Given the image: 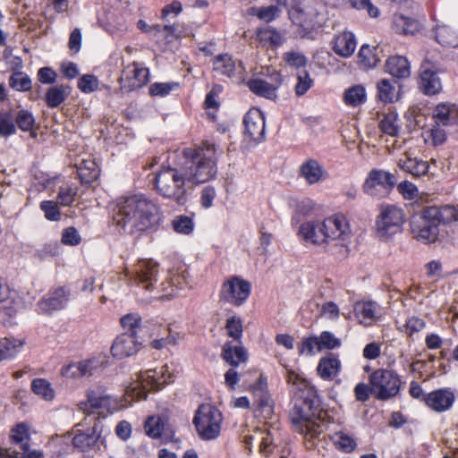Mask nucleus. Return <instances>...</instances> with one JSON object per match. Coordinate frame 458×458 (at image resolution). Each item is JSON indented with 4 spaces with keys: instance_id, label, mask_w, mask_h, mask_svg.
I'll list each match as a JSON object with an SVG mask.
<instances>
[{
    "instance_id": "9d476101",
    "label": "nucleus",
    "mask_w": 458,
    "mask_h": 458,
    "mask_svg": "<svg viewBox=\"0 0 458 458\" xmlns=\"http://www.w3.org/2000/svg\"><path fill=\"white\" fill-rule=\"evenodd\" d=\"M250 291L251 285L247 280L238 276H232L221 284L218 303L240 307L247 301Z\"/></svg>"
},
{
    "instance_id": "ddd939ff",
    "label": "nucleus",
    "mask_w": 458,
    "mask_h": 458,
    "mask_svg": "<svg viewBox=\"0 0 458 458\" xmlns=\"http://www.w3.org/2000/svg\"><path fill=\"white\" fill-rule=\"evenodd\" d=\"M141 347L142 342L139 335L123 333L114 340L111 353L114 358L123 360L137 354Z\"/></svg>"
},
{
    "instance_id": "6e6552de",
    "label": "nucleus",
    "mask_w": 458,
    "mask_h": 458,
    "mask_svg": "<svg viewBox=\"0 0 458 458\" xmlns=\"http://www.w3.org/2000/svg\"><path fill=\"white\" fill-rule=\"evenodd\" d=\"M222 413L210 404H201L195 412L193 424L199 437L203 440L216 438L221 432Z\"/></svg>"
},
{
    "instance_id": "a878e982",
    "label": "nucleus",
    "mask_w": 458,
    "mask_h": 458,
    "mask_svg": "<svg viewBox=\"0 0 458 458\" xmlns=\"http://www.w3.org/2000/svg\"><path fill=\"white\" fill-rule=\"evenodd\" d=\"M93 420L94 424L92 428H88L84 432H82L81 429H77V433L72 438L73 446L82 452L90 449L97 444L99 438V434L98 433V420L96 418Z\"/></svg>"
},
{
    "instance_id": "4468645a",
    "label": "nucleus",
    "mask_w": 458,
    "mask_h": 458,
    "mask_svg": "<svg viewBox=\"0 0 458 458\" xmlns=\"http://www.w3.org/2000/svg\"><path fill=\"white\" fill-rule=\"evenodd\" d=\"M394 184V174L381 169H372L362 184V190L366 194L375 197L379 189L392 188Z\"/></svg>"
},
{
    "instance_id": "a211bd4d",
    "label": "nucleus",
    "mask_w": 458,
    "mask_h": 458,
    "mask_svg": "<svg viewBox=\"0 0 458 458\" xmlns=\"http://www.w3.org/2000/svg\"><path fill=\"white\" fill-rule=\"evenodd\" d=\"M298 233L305 242L323 246L326 249L323 221L305 222L300 226Z\"/></svg>"
},
{
    "instance_id": "6e6d98bb",
    "label": "nucleus",
    "mask_w": 458,
    "mask_h": 458,
    "mask_svg": "<svg viewBox=\"0 0 458 458\" xmlns=\"http://www.w3.org/2000/svg\"><path fill=\"white\" fill-rule=\"evenodd\" d=\"M77 87L81 92L89 94L98 89L99 81L93 74H84L79 79Z\"/></svg>"
},
{
    "instance_id": "37998d69",
    "label": "nucleus",
    "mask_w": 458,
    "mask_h": 458,
    "mask_svg": "<svg viewBox=\"0 0 458 458\" xmlns=\"http://www.w3.org/2000/svg\"><path fill=\"white\" fill-rule=\"evenodd\" d=\"M394 83L387 80L383 79L377 82V97L384 103H391L397 99V92Z\"/></svg>"
},
{
    "instance_id": "4be33fe9",
    "label": "nucleus",
    "mask_w": 458,
    "mask_h": 458,
    "mask_svg": "<svg viewBox=\"0 0 458 458\" xmlns=\"http://www.w3.org/2000/svg\"><path fill=\"white\" fill-rule=\"evenodd\" d=\"M458 118V107L454 104L440 103L432 111L434 123L443 127H454Z\"/></svg>"
},
{
    "instance_id": "bb28decb",
    "label": "nucleus",
    "mask_w": 458,
    "mask_h": 458,
    "mask_svg": "<svg viewBox=\"0 0 458 458\" xmlns=\"http://www.w3.org/2000/svg\"><path fill=\"white\" fill-rule=\"evenodd\" d=\"M125 80L128 81L130 90L140 88L148 83L149 80V70L146 67L133 63L124 71Z\"/></svg>"
},
{
    "instance_id": "2f4dec72",
    "label": "nucleus",
    "mask_w": 458,
    "mask_h": 458,
    "mask_svg": "<svg viewBox=\"0 0 458 458\" xmlns=\"http://www.w3.org/2000/svg\"><path fill=\"white\" fill-rule=\"evenodd\" d=\"M428 216L433 217L437 225H450L458 221V209L454 206L427 207Z\"/></svg>"
},
{
    "instance_id": "20e7f679",
    "label": "nucleus",
    "mask_w": 458,
    "mask_h": 458,
    "mask_svg": "<svg viewBox=\"0 0 458 458\" xmlns=\"http://www.w3.org/2000/svg\"><path fill=\"white\" fill-rule=\"evenodd\" d=\"M288 15L305 33L321 28L327 19L326 6L320 0H293Z\"/></svg>"
},
{
    "instance_id": "f257e3e1",
    "label": "nucleus",
    "mask_w": 458,
    "mask_h": 458,
    "mask_svg": "<svg viewBox=\"0 0 458 458\" xmlns=\"http://www.w3.org/2000/svg\"><path fill=\"white\" fill-rule=\"evenodd\" d=\"M217 174L216 145L204 141L201 145L184 148L175 167H165L155 176L157 192L178 205L187 202L194 187L213 180Z\"/></svg>"
},
{
    "instance_id": "052dcab7",
    "label": "nucleus",
    "mask_w": 458,
    "mask_h": 458,
    "mask_svg": "<svg viewBox=\"0 0 458 458\" xmlns=\"http://www.w3.org/2000/svg\"><path fill=\"white\" fill-rule=\"evenodd\" d=\"M178 86L176 82H156L149 87V94L153 97H165Z\"/></svg>"
},
{
    "instance_id": "338daca9",
    "label": "nucleus",
    "mask_w": 458,
    "mask_h": 458,
    "mask_svg": "<svg viewBox=\"0 0 458 458\" xmlns=\"http://www.w3.org/2000/svg\"><path fill=\"white\" fill-rule=\"evenodd\" d=\"M315 349L318 352L319 351V341L318 340V336H310L304 338L301 346L299 347V353L301 355H313L315 353Z\"/></svg>"
},
{
    "instance_id": "dca6fc26",
    "label": "nucleus",
    "mask_w": 458,
    "mask_h": 458,
    "mask_svg": "<svg viewBox=\"0 0 458 458\" xmlns=\"http://www.w3.org/2000/svg\"><path fill=\"white\" fill-rule=\"evenodd\" d=\"M245 134L254 141H260L265 135V118L259 109L250 110L244 116Z\"/></svg>"
},
{
    "instance_id": "1a4fd4ad",
    "label": "nucleus",
    "mask_w": 458,
    "mask_h": 458,
    "mask_svg": "<svg viewBox=\"0 0 458 458\" xmlns=\"http://www.w3.org/2000/svg\"><path fill=\"white\" fill-rule=\"evenodd\" d=\"M371 393L378 400H388L398 394L401 378L397 373L386 369H378L369 376Z\"/></svg>"
},
{
    "instance_id": "5701e85b",
    "label": "nucleus",
    "mask_w": 458,
    "mask_h": 458,
    "mask_svg": "<svg viewBox=\"0 0 458 458\" xmlns=\"http://www.w3.org/2000/svg\"><path fill=\"white\" fill-rule=\"evenodd\" d=\"M454 394L449 389H437L429 393L425 401L432 410L441 412L451 408L454 402Z\"/></svg>"
},
{
    "instance_id": "f8f14e48",
    "label": "nucleus",
    "mask_w": 458,
    "mask_h": 458,
    "mask_svg": "<svg viewBox=\"0 0 458 458\" xmlns=\"http://www.w3.org/2000/svg\"><path fill=\"white\" fill-rule=\"evenodd\" d=\"M158 264L153 259H142L134 264L131 268H126L125 276L144 289L149 290L157 282Z\"/></svg>"
},
{
    "instance_id": "774afa93",
    "label": "nucleus",
    "mask_w": 458,
    "mask_h": 458,
    "mask_svg": "<svg viewBox=\"0 0 458 458\" xmlns=\"http://www.w3.org/2000/svg\"><path fill=\"white\" fill-rule=\"evenodd\" d=\"M16 123L21 130L27 131L32 130L35 119L30 112L21 110L16 116Z\"/></svg>"
},
{
    "instance_id": "864d4df0",
    "label": "nucleus",
    "mask_w": 458,
    "mask_h": 458,
    "mask_svg": "<svg viewBox=\"0 0 458 458\" xmlns=\"http://www.w3.org/2000/svg\"><path fill=\"white\" fill-rule=\"evenodd\" d=\"M333 439L338 449L345 453L352 452L357 445L354 438L343 431L335 433Z\"/></svg>"
},
{
    "instance_id": "7ed1b4c3",
    "label": "nucleus",
    "mask_w": 458,
    "mask_h": 458,
    "mask_svg": "<svg viewBox=\"0 0 458 458\" xmlns=\"http://www.w3.org/2000/svg\"><path fill=\"white\" fill-rule=\"evenodd\" d=\"M286 380L292 386L293 406L290 411V420L296 430L311 438L320 433L319 420L320 400L317 390L305 378L293 370H286Z\"/></svg>"
},
{
    "instance_id": "c756f323",
    "label": "nucleus",
    "mask_w": 458,
    "mask_h": 458,
    "mask_svg": "<svg viewBox=\"0 0 458 458\" xmlns=\"http://www.w3.org/2000/svg\"><path fill=\"white\" fill-rule=\"evenodd\" d=\"M341 370V361L333 353L320 359L317 371L324 380H333Z\"/></svg>"
},
{
    "instance_id": "de8ad7c7",
    "label": "nucleus",
    "mask_w": 458,
    "mask_h": 458,
    "mask_svg": "<svg viewBox=\"0 0 458 458\" xmlns=\"http://www.w3.org/2000/svg\"><path fill=\"white\" fill-rule=\"evenodd\" d=\"M379 127L384 133L392 137L397 136L401 128L397 114L394 112L385 114L379 123Z\"/></svg>"
},
{
    "instance_id": "39448f33",
    "label": "nucleus",
    "mask_w": 458,
    "mask_h": 458,
    "mask_svg": "<svg viewBox=\"0 0 458 458\" xmlns=\"http://www.w3.org/2000/svg\"><path fill=\"white\" fill-rule=\"evenodd\" d=\"M326 250L334 255L345 256L352 237L347 219L344 216L335 215L323 220Z\"/></svg>"
},
{
    "instance_id": "4c0bfd02",
    "label": "nucleus",
    "mask_w": 458,
    "mask_h": 458,
    "mask_svg": "<svg viewBox=\"0 0 458 458\" xmlns=\"http://www.w3.org/2000/svg\"><path fill=\"white\" fill-rule=\"evenodd\" d=\"M24 345V341L15 338H4L0 340V362L15 357Z\"/></svg>"
},
{
    "instance_id": "c9c22d12",
    "label": "nucleus",
    "mask_w": 458,
    "mask_h": 458,
    "mask_svg": "<svg viewBox=\"0 0 458 458\" xmlns=\"http://www.w3.org/2000/svg\"><path fill=\"white\" fill-rule=\"evenodd\" d=\"M68 85H56L50 87L45 94V101L48 107L55 108L63 104L71 94Z\"/></svg>"
},
{
    "instance_id": "13d9d810",
    "label": "nucleus",
    "mask_w": 458,
    "mask_h": 458,
    "mask_svg": "<svg viewBox=\"0 0 458 458\" xmlns=\"http://www.w3.org/2000/svg\"><path fill=\"white\" fill-rule=\"evenodd\" d=\"M251 13L258 16L259 19L266 21H271L279 16L281 9L276 5H269L266 7H253Z\"/></svg>"
},
{
    "instance_id": "f03ea898",
    "label": "nucleus",
    "mask_w": 458,
    "mask_h": 458,
    "mask_svg": "<svg viewBox=\"0 0 458 458\" xmlns=\"http://www.w3.org/2000/svg\"><path fill=\"white\" fill-rule=\"evenodd\" d=\"M161 216L158 205L141 194L117 199L112 209L113 225L129 234L157 227Z\"/></svg>"
},
{
    "instance_id": "72a5a7b5",
    "label": "nucleus",
    "mask_w": 458,
    "mask_h": 458,
    "mask_svg": "<svg viewBox=\"0 0 458 458\" xmlns=\"http://www.w3.org/2000/svg\"><path fill=\"white\" fill-rule=\"evenodd\" d=\"M169 427V420L165 415L149 416L145 423L144 429L146 434L152 438L160 437Z\"/></svg>"
},
{
    "instance_id": "e433bc0d",
    "label": "nucleus",
    "mask_w": 458,
    "mask_h": 458,
    "mask_svg": "<svg viewBox=\"0 0 458 458\" xmlns=\"http://www.w3.org/2000/svg\"><path fill=\"white\" fill-rule=\"evenodd\" d=\"M421 137L426 145L431 147H437L445 142L446 131L443 128V126L434 123V124L430 128L425 129L422 131Z\"/></svg>"
},
{
    "instance_id": "393cba45",
    "label": "nucleus",
    "mask_w": 458,
    "mask_h": 458,
    "mask_svg": "<svg viewBox=\"0 0 458 458\" xmlns=\"http://www.w3.org/2000/svg\"><path fill=\"white\" fill-rule=\"evenodd\" d=\"M355 314L360 324L368 327L379 318V306L372 301H360L354 306Z\"/></svg>"
},
{
    "instance_id": "423d86ee",
    "label": "nucleus",
    "mask_w": 458,
    "mask_h": 458,
    "mask_svg": "<svg viewBox=\"0 0 458 458\" xmlns=\"http://www.w3.org/2000/svg\"><path fill=\"white\" fill-rule=\"evenodd\" d=\"M171 374L168 366L165 365L157 369H148L140 373L137 381H134L125 389L126 400H145L148 393L157 391L165 385L170 383Z\"/></svg>"
},
{
    "instance_id": "49530a36",
    "label": "nucleus",
    "mask_w": 458,
    "mask_h": 458,
    "mask_svg": "<svg viewBox=\"0 0 458 458\" xmlns=\"http://www.w3.org/2000/svg\"><path fill=\"white\" fill-rule=\"evenodd\" d=\"M258 38L264 46L272 47H276L283 43V37L280 32L272 28L259 30Z\"/></svg>"
},
{
    "instance_id": "5fc2aeb1",
    "label": "nucleus",
    "mask_w": 458,
    "mask_h": 458,
    "mask_svg": "<svg viewBox=\"0 0 458 458\" xmlns=\"http://www.w3.org/2000/svg\"><path fill=\"white\" fill-rule=\"evenodd\" d=\"M318 340L319 341V351L324 349L334 350L340 348L342 345L341 339L336 337L330 331L321 332V334L318 336Z\"/></svg>"
},
{
    "instance_id": "4d7b16f0",
    "label": "nucleus",
    "mask_w": 458,
    "mask_h": 458,
    "mask_svg": "<svg viewBox=\"0 0 458 458\" xmlns=\"http://www.w3.org/2000/svg\"><path fill=\"white\" fill-rule=\"evenodd\" d=\"M225 328L227 330V334L230 337H233L234 340L240 341L242 336V321L241 318L237 316H232L227 318Z\"/></svg>"
},
{
    "instance_id": "c85d7f7f",
    "label": "nucleus",
    "mask_w": 458,
    "mask_h": 458,
    "mask_svg": "<svg viewBox=\"0 0 458 458\" xmlns=\"http://www.w3.org/2000/svg\"><path fill=\"white\" fill-rule=\"evenodd\" d=\"M68 293L64 288L56 289L48 298L40 301L38 308L40 312L48 313L63 309L68 301Z\"/></svg>"
},
{
    "instance_id": "58836bf2",
    "label": "nucleus",
    "mask_w": 458,
    "mask_h": 458,
    "mask_svg": "<svg viewBox=\"0 0 458 458\" xmlns=\"http://www.w3.org/2000/svg\"><path fill=\"white\" fill-rule=\"evenodd\" d=\"M367 95L362 85H353L344 90V102L345 105L357 107L366 102Z\"/></svg>"
},
{
    "instance_id": "aec40b11",
    "label": "nucleus",
    "mask_w": 458,
    "mask_h": 458,
    "mask_svg": "<svg viewBox=\"0 0 458 458\" xmlns=\"http://www.w3.org/2000/svg\"><path fill=\"white\" fill-rule=\"evenodd\" d=\"M356 47V38L352 31L344 30L340 32L335 35L332 40V49L337 55L344 58L352 55Z\"/></svg>"
},
{
    "instance_id": "3c124183",
    "label": "nucleus",
    "mask_w": 458,
    "mask_h": 458,
    "mask_svg": "<svg viewBox=\"0 0 458 458\" xmlns=\"http://www.w3.org/2000/svg\"><path fill=\"white\" fill-rule=\"evenodd\" d=\"M31 388L34 394L47 401H51L55 397V391L51 384L44 378L34 379L31 383Z\"/></svg>"
},
{
    "instance_id": "b1692460",
    "label": "nucleus",
    "mask_w": 458,
    "mask_h": 458,
    "mask_svg": "<svg viewBox=\"0 0 458 458\" xmlns=\"http://www.w3.org/2000/svg\"><path fill=\"white\" fill-rule=\"evenodd\" d=\"M397 166L404 173L412 175L414 178L426 175L429 169V165L427 161L418 157H411L406 153L398 159Z\"/></svg>"
},
{
    "instance_id": "a19ab883",
    "label": "nucleus",
    "mask_w": 458,
    "mask_h": 458,
    "mask_svg": "<svg viewBox=\"0 0 458 458\" xmlns=\"http://www.w3.org/2000/svg\"><path fill=\"white\" fill-rule=\"evenodd\" d=\"M78 174L82 183H90L99 174L97 164L92 160H82L78 166Z\"/></svg>"
},
{
    "instance_id": "473e14b6",
    "label": "nucleus",
    "mask_w": 458,
    "mask_h": 458,
    "mask_svg": "<svg viewBox=\"0 0 458 458\" xmlns=\"http://www.w3.org/2000/svg\"><path fill=\"white\" fill-rule=\"evenodd\" d=\"M420 23L418 20L406 17L403 14H394L393 19V30L402 35H414L420 30Z\"/></svg>"
},
{
    "instance_id": "bf43d9fd",
    "label": "nucleus",
    "mask_w": 458,
    "mask_h": 458,
    "mask_svg": "<svg viewBox=\"0 0 458 458\" xmlns=\"http://www.w3.org/2000/svg\"><path fill=\"white\" fill-rule=\"evenodd\" d=\"M40 209L44 212L46 219L49 221H59L61 219V212L57 204L52 200L41 201Z\"/></svg>"
},
{
    "instance_id": "ea45409f",
    "label": "nucleus",
    "mask_w": 458,
    "mask_h": 458,
    "mask_svg": "<svg viewBox=\"0 0 458 458\" xmlns=\"http://www.w3.org/2000/svg\"><path fill=\"white\" fill-rule=\"evenodd\" d=\"M435 38L443 47H458V35L446 25L437 26L435 29Z\"/></svg>"
},
{
    "instance_id": "8fccbe9b",
    "label": "nucleus",
    "mask_w": 458,
    "mask_h": 458,
    "mask_svg": "<svg viewBox=\"0 0 458 458\" xmlns=\"http://www.w3.org/2000/svg\"><path fill=\"white\" fill-rule=\"evenodd\" d=\"M377 51V49L376 47H370L369 45L361 46L358 56L360 64L365 68H373L377 64L379 58L376 53Z\"/></svg>"
},
{
    "instance_id": "7c9ffc66",
    "label": "nucleus",
    "mask_w": 458,
    "mask_h": 458,
    "mask_svg": "<svg viewBox=\"0 0 458 458\" xmlns=\"http://www.w3.org/2000/svg\"><path fill=\"white\" fill-rule=\"evenodd\" d=\"M222 358L233 367H237L248 360L246 349L242 345H233L232 342H226L222 348Z\"/></svg>"
},
{
    "instance_id": "f3484780",
    "label": "nucleus",
    "mask_w": 458,
    "mask_h": 458,
    "mask_svg": "<svg viewBox=\"0 0 458 458\" xmlns=\"http://www.w3.org/2000/svg\"><path fill=\"white\" fill-rule=\"evenodd\" d=\"M213 71L217 75L229 78L241 76L243 67L241 63H237L232 55L228 54L217 55L212 60Z\"/></svg>"
},
{
    "instance_id": "6ab92c4d",
    "label": "nucleus",
    "mask_w": 458,
    "mask_h": 458,
    "mask_svg": "<svg viewBox=\"0 0 458 458\" xmlns=\"http://www.w3.org/2000/svg\"><path fill=\"white\" fill-rule=\"evenodd\" d=\"M101 360L97 358L88 359L62 368V375L66 377L91 376L101 367Z\"/></svg>"
},
{
    "instance_id": "412c9836",
    "label": "nucleus",
    "mask_w": 458,
    "mask_h": 458,
    "mask_svg": "<svg viewBox=\"0 0 458 458\" xmlns=\"http://www.w3.org/2000/svg\"><path fill=\"white\" fill-rule=\"evenodd\" d=\"M420 89L428 96L437 95L442 90L441 79L437 71L429 67H421L419 81Z\"/></svg>"
},
{
    "instance_id": "09e8293b",
    "label": "nucleus",
    "mask_w": 458,
    "mask_h": 458,
    "mask_svg": "<svg viewBox=\"0 0 458 458\" xmlns=\"http://www.w3.org/2000/svg\"><path fill=\"white\" fill-rule=\"evenodd\" d=\"M120 322L123 329L126 330L125 333H129L130 335H139L140 331L143 328L141 318L137 313H129L123 316Z\"/></svg>"
},
{
    "instance_id": "c03bdc74",
    "label": "nucleus",
    "mask_w": 458,
    "mask_h": 458,
    "mask_svg": "<svg viewBox=\"0 0 458 458\" xmlns=\"http://www.w3.org/2000/svg\"><path fill=\"white\" fill-rule=\"evenodd\" d=\"M185 282L179 275H173L169 281L161 284L164 293L158 297L160 300H168L177 295L178 290L183 288Z\"/></svg>"
},
{
    "instance_id": "603ef678",
    "label": "nucleus",
    "mask_w": 458,
    "mask_h": 458,
    "mask_svg": "<svg viewBox=\"0 0 458 458\" xmlns=\"http://www.w3.org/2000/svg\"><path fill=\"white\" fill-rule=\"evenodd\" d=\"M10 86L19 91H27L31 89L30 78L21 72H13L9 79Z\"/></svg>"
},
{
    "instance_id": "9b49d317",
    "label": "nucleus",
    "mask_w": 458,
    "mask_h": 458,
    "mask_svg": "<svg viewBox=\"0 0 458 458\" xmlns=\"http://www.w3.org/2000/svg\"><path fill=\"white\" fill-rule=\"evenodd\" d=\"M411 231L415 239L424 243L435 242L439 233L438 225L433 217L428 216L427 208L412 216Z\"/></svg>"
},
{
    "instance_id": "a18cd8bd",
    "label": "nucleus",
    "mask_w": 458,
    "mask_h": 458,
    "mask_svg": "<svg viewBox=\"0 0 458 458\" xmlns=\"http://www.w3.org/2000/svg\"><path fill=\"white\" fill-rule=\"evenodd\" d=\"M81 405H84V407H81L83 410L89 406L92 409H106L109 411L112 408V399L107 394L92 392L88 394V402Z\"/></svg>"
},
{
    "instance_id": "e2e57ef3",
    "label": "nucleus",
    "mask_w": 458,
    "mask_h": 458,
    "mask_svg": "<svg viewBox=\"0 0 458 458\" xmlns=\"http://www.w3.org/2000/svg\"><path fill=\"white\" fill-rule=\"evenodd\" d=\"M297 83L295 85V93L297 96L304 95L313 85V81L310 79L307 72H301L297 75Z\"/></svg>"
},
{
    "instance_id": "0eeeda50",
    "label": "nucleus",
    "mask_w": 458,
    "mask_h": 458,
    "mask_svg": "<svg viewBox=\"0 0 458 458\" xmlns=\"http://www.w3.org/2000/svg\"><path fill=\"white\" fill-rule=\"evenodd\" d=\"M405 222L403 209L396 205L383 204L375 221L376 237L381 242L390 241L394 235L403 231Z\"/></svg>"
},
{
    "instance_id": "cd10ccee",
    "label": "nucleus",
    "mask_w": 458,
    "mask_h": 458,
    "mask_svg": "<svg viewBox=\"0 0 458 458\" xmlns=\"http://www.w3.org/2000/svg\"><path fill=\"white\" fill-rule=\"evenodd\" d=\"M325 170L318 161L308 159L299 168V175L311 185L319 182L324 178Z\"/></svg>"
},
{
    "instance_id": "680f3d73",
    "label": "nucleus",
    "mask_w": 458,
    "mask_h": 458,
    "mask_svg": "<svg viewBox=\"0 0 458 458\" xmlns=\"http://www.w3.org/2000/svg\"><path fill=\"white\" fill-rule=\"evenodd\" d=\"M174 229L180 233L189 234L193 231V221L187 216H176L173 221Z\"/></svg>"
},
{
    "instance_id": "79ce46f5",
    "label": "nucleus",
    "mask_w": 458,
    "mask_h": 458,
    "mask_svg": "<svg viewBox=\"0 0 458 458\" xmlns=\"http://www.w3.org/2000/svg\"><path fill=\"white\" fill-rule=\"evenodd\" d=\"M10 437L13 443L20 445L21 448L30 446L29 426L26 423H19L11 429Z\"/></svg>"
},
{
    "instance_id": "f704fd0d",
    "label": "nucleus",
    "mask_w": 458,
    "mask_h": 458,
    "mask_svg": "<svg viewBox=\"0 0 458 458\" xmlns=\"http://www.w3.org/2000/svg\"><path fill=\"white\" fill-rule=\"evenodd\" d=\"M386 71L394 77L405 79L411 74L408 60L400 55L391 56L386 60Z\"/></svg>"
},
{
    "instance_id": "0e129e2a",
    "label": "nucleus",
    "mask_w": 458,
    "mask_h": 458,
    "mask_svg": "<svg viewBox=\"0 0 458 458\" xmlns=\"http://www.w3.org/2000/svg\"><path fill=\"white\" fill-rule=\"evenodd\" d=\"M284 59L289 66L296 69L305 67L307 64V57L300 52H287L284 54Z\"/></svg>"
},
{
    "instance_id": "69168bd1",
    "label": "nucleus",
    "mask_w": 458,
    "mask_h": 458,
    "mask_svg": "<svg viewBox=\"0 0 458 458\" xmlns=\"http://www.w3.org/2000/svg\"><path fill=\"white\" fill-rule=\"evenodd\" d=\"M81 237L73 226L64 229L62 233V242L68 246H77L81 243Z\"/></svg>"
},
{
    "instance_id": "2eb2a0df",
    "label": "nucleus",
    "mask_w": 458,
    "mask_h": 458,
    "mask_svg": "<svg viewBox=\"0 0 458 458\" xmlns=\"http://www.w3.org/2000/svg\"><path fill=\"white\" fill-rule=\"evenodd\" d=\"M270 81L262 79H252L248 81L249 89L256 95L268 99L276 98V89L281 86L283 78L279 72L270 76Z\"/></svg>"
}]
</instances>
